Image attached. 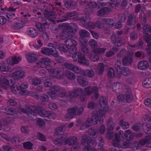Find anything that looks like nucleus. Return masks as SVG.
<instances>
[{"label":"nucleus","mask_w":151,"mask_h":151,"mask_svg":"<svg viewBox=\"0 0 151 151\" xmlns=\"http://www.w3.org/2000/svg\"><path fill=\"white\" fill-rule=\"evenodd\" d=\"M143 38L146 42H148L150 40V35L147 32H144L143 33Z\"/></svg>","instance_id":"nucleus-58"},{"label":"nucleus","mask_w":151,"mask_h":151,"mask_svg":"<svg viewBox=\"0 0 151 151\" xmlns=\"http://www.w3.org/2000/svg\"><path fill=\"white\" fill-rule=\"evenodd\" d=\"M19 110L20 112L26 114L27 117L30 118L32 119V116H37V114L45 118V119L47 121L48 119H54L56 117L55 114L52 111H47L41 107L36 108L34 106H29L27 109L20 108Z\"/></svg>","instance_id":"nucleus-1"},{"label":"nucleus","mask_w":151,"mask_h":151,"mask_svg":"<svg viewBox=\"0 0 151 151\" xmlns=\"http://www.w3.org/2000/svg\"><path fill=\"white\" fill-rule=\"evenodd\" d=\"M127 50L125 49H122L117 54V57L121 58L126 54Z\"/></svg>","instance_id":"nucleus-51"},{"label":"nucleus","mask_w":151,"mask_h":151,"mask_svg":"<svg viewBox=\"0 0 151 151\" xmlns=\"http://www.w3.org/2000/svg\"><path fill=\"white\" fill-rule=\"evenodd\" d=\"M46 24V23L42 24L40 22H37L36 24V26L39 31L43 32H45L46 27L45 25Z\"/></svg>","instance_id":"nucleus-37"},{"label":"nucleus","mask_w":151,"mask_h":151,"mask_svg":"<svg viewBox=\"0 0 151 151\" xmlns=\"http://www.w3.org/2000/svg\"><path fill=\"white\" fill-rule=\"evenodd\" d=\"M72 57L75 62L78 61L79 63L87 66L90 65L89 61L86 59L85 55L79 52L74 53Z\"/></svg>","instance_id":"nucleus-5"},{"label":"nucleus","mask_w":151,"mask_h":151,"mask_svg":"<svg viewBox=\"0 0 151 151\" xmlns=\"http://www.w3.org/2000/svg\"><path fill=\"white\" fill-rule=\"evenodd\" d=\"M94 115H92L91 118H89L87 119L86 127L87 128L90 127L93 122L94 123Z\"/></svg>","instance_id":"nucleus-41"},{"label":"nucleus","mask_w":151,"mask_h":151,"mask_svg":"<svg viewBox=\"0 0 151 151\" xmlns=\"http://www.w3.org/2000/svg\"><path fill=\"white\" fill-rule=\"evenodd\" d=\"M136 20V16L133 13L131 14L128 17L127 24L130 27L134 26Z\"/></svg>","instance_id":"nucleus-20"},{"label":"nucleus","mask_w":151,"mask_h":151,"mask_svg":"<svg viewBox=\"0 0 151 151\" xmlns=\"http://www.w3.org/2000/svg\"><path fill=\"white\" fill-rule=\"evenodd\" d=\"M69 37L65 41V43L69 48V51L71 53L76 52L77 50L76 47L77 45V42L72 38L73 36L71 35V37Z\"/></svg>","instance_id":"nucleus-8"},{"label":"nucleus","mask_w":151,"mask_h":151,"mask_svg":"<svg viewBox=\"0 0 151 151\" xmlns=\"http://www.w3.org/2000/svg\"><path fill=\"white\" fill-rule=\"evenodd\" d=\"M94 144V142L93 139H90L87 141V144L86 146L84 147L83 151H90L91 150H94V147L92 146Z\"/></svg>","instance_id":"nucleus-26"},{"label":"nucleus","mask_w":151,"mask_h":151,"mask_svg":"<svg viewBox=\"0 0 151 151\" xmlns=\"http://www.w3.org/2000/svg\"><path fill=\"white\" fill-rule=\"evenodd\" d=\"M64 66L65 68L72 71L74 65L71 63H65L64 64Z\"/></svg>","instance_id":"nucleus-57"},{"label":"nucleus","mask_w":151,"mask_h":151,"mask_svg":"<svg viewBox=\"0 0 151 151\" xmlns=\"http://www.w3.org/2000/svg\"><path fill=\"white\" fill-rule=\"evenodd\" d=\"M103 21L106 25L109 27H112L114 26V22L112 19H104Z\"/></svg>","instance_id":"nucleus-38"},{"label":"nucleus","mask_w":151,"mask_h":151,"mask_svg":"<svg viewBox=\"0 0 151 151\" xmlns=\"http://www.w3.org/2000/svg\"><path fill=\"white\" fill-rule=\"evenodd\" d=\"M122 64L120 60L118 59L115 64V67L116 72L118 73L119 70H122Z\"/></svg>","instance_id":"nucleus-45"},{"label":"nucleus","mask_w":151,"mask_h":151,"mask_svg":"<svg viewBox=\"0 0 151 151\" xmlns=\"http://www.w3.org/2000/svg\"><path fill=\"white\" fill-rule=\"evenodd\" d=\"M51 62L50 59L48 58H42L40 60L37 64L41 68L44 67L45 66L48 65Z\"/></svg>","instance_id":"nucleus-23"},{"label":"nucleus","mask_w":151,"mask_h":151,"mask_svg":"<svg viewBox=\"0 0 151 151\" xmlns=\"http://www.w3.org/2000/svg\"><path fill=\"white\" fill-rule=\"evenodd\" d=\"M63 127L64 126H63L58 127L56 129H55V134L58 136L62 134L63 133Z\"/></svg>","instance_id":"nucleus-48"},{"label":"nucleus","mask_w":151,"mask_h":151,"mask_svg":"<svg viewBox=\"0 0 151 151\" xmlns=\"http://www.w3.org/2000/svg\"><path fill=\"white\" fill-rule=\"evenodd\" d=\"M37 137L38 139L42 141H45L46 140L45 136L40 132H38V133Z\"/></svg>","instance_id":"nucleus-59"},{"label":"nucleus","mask_w":151,"mask_h":151,"mask_svg":"<svg viewBox=\"0 0 151 151\" xmlns=\"http://www.w3.org/2000/svg\"><path fill=\"white\" fill-rule=\"evenodd\" d=\"M149 67V63L146 60H143L139 62L137 65V68L142 70H145Z\"/></svg>","instance_id":"nucleus-18"},{"label":"nucleus","mask_w":151,"mask_h":151,"mask_svg":"<svg viewBox=\"0 0 151 151\" xmlns=\"http://www.w3.org/2000/svg\"><path fill=\"white\" fill-rule=\"evenodd\" d=\"M79 4L81 5L86 6V8L85 9L84 11L87 14H89V12L91 10H92V9L94 8V3L93 2H90L88 3L85 1H80Z\"/></svg>","instance_id":"nucleus-13"},{"label":"nucleus","mask_w":151,"mask_h":151,"mask_svg":"<svg viewBox=\"0 0 151 151\" xmlns=\"http://www.w3.org/2000/svg\"><path fill=\"white\" fill-rule=\"evenodd\" d=\"M77 141V139L75 137H69L65 141V145L68 144L69 146H71L75 144Z\"/></svg>","instance_id":"nucleus-27"},{"label":"nucleus","mask_w":151,"mask_h":151,"mask_svg":"<svg viewBox=\"0 0 151 151\" xmlns=\"http://www.w3.org/2000/svg\"><path fill=\"white\" fill-rule=\"evenodd\" d=\"M111 8L106 7H104L97 12V15L99 16H102L107 13L111 11Z\"/></svg>","instance_id":"nucleus-30"},{"label":"nucleus","mask_w":151,"mask_h":151,"mask_svg":"<svg viewBox=\"0 0 151 151\" xmlns=\"http://www.w3.org/2000/svg\"><path fill=\"white\" fill-rule=\"evenodd\" d=\"M78 15V13L75 11L73 12H70L62 17L58 18V19L56 18V20H55V21H56V22L58 23L62 22L70 19H72L76 18Z\"/></svg>","instance_id":"nucleus-9"},{"label":"nucleus","mask_w":151,"mask_h":151,"mask_svg":"<svg viewBox=\"0 0 151 151\" xmlns=\"http://www.w3.org/2000/svg\"><path fill=\"white\" fill-rule=\"evenodd\" d=\"M45 66L52 77L58 79H61L63 78L62 72L59 68H57L54 69L49 65Z\"/></svg>","instance_id":"nucleus-7"},{"label":"nucleus","mask_w":151,"mask_h":151,"mask_svg":"<svg viewBox=\"0 0 151 151\" xmlns=\"http://www.w3.org/2000/svg\"><path fill=\"white\" fill-rule=\"evenodd\" d=\"M60 87L58 86H53L50 89V91L52 94L55 95L60 90Z\"/></svg>","instance_id":"nucleus-47"},{"label":"nucleus","mask_w":151,"mask_h":151,"mask_svg":"<svg viewBox=\"0 0 151 151\" xmlns=\"http://www.w3.org/2000/svg\"><path fill=\"white\" fill-rule=\"evenodd\" d=\"M42 81L40 79L36 78L32 80V84L33 85H39L41 83Z\"/></svg>","instance_id":"nucleus-54"},{"label":"nucleus","mask_w":151,"mask_h":151,"mask_svg":"<svg viewBox=\"0 0 151 151\" xmlns=\"http://www.w3.org/2000/svg\"><path fill=\"white\" fill-rule=\"evenodd\" d=\"M119 124L124 129L128 128L129 127V123L127 122H124L123 119L120 121Z\"/></svg>","instance_id":"nucleus-50"},{"label":"nucleus","mask_w":151,"mask_h":151,"mask_svg":"<svg viewBox=\"0 0 151 151\" xmlns=\"http://www.w3.org/2000/svg\"><path fill=\"white\" fill-rule=\"evenodd\" d=\"M33 144L30 141H27L23 143V146L25 149L30 150L32 149Z\"/></svg>","instance_id":"nucleus-44"},{"label":"nucleus","mask_w":151,"mask_h":151,"mask_svg":"<svg viewBox=\"0 0 151 151\" xmlns=\"http://www.w3.org/2000/svg\"><path fill=\"white\" fill-rule=\"evenodd\" d=\"M108 75L110 78H114L115 76V71L114 69L110 68L108 70Z\"/></svg>","instance_id":"nucleus-52"},{"label":"nucleus","mask_w":151,"mask_h":151,"mask_svg":"<svg viewBox=\"0 0 151 151\" xmlns=\"http://www.w3.org/2000/svg\"><path fill=\"white\" fill-rule=\"evenodd\" d=\"M104 144V141L103 138L101 136L99 137V143L98 145V148L99 149L101 150V151H103V145Z\"/></svg>","instance_id":"nucleus-46"},{"label":"nucleus","mask_w":151,"mask_h":151,"mask_svg":"<svg viewBox=\"0 0 151 151\" xmlns=\"http://www.w3.org/2000/svg\"><path fill=\"white\" fill-rule=\"evenodd\" d=\"M3 109L4 111L5 114L8 115H12L14 118H16L17 117V114L16 113V111L14 108L10 106H7L4 107H3Z\"/></svg>","instance_id":"nucleus-14"},{"label":"nucleus","mask_w":151,"mask_h":151,"mask_svg":"<svg viewBox=\"0 0 151 151\" xmlns=\"http://www.w3.org/2000/svg\"><path fill=\"white\" fill-rule=\"evenodd\" d=\"M92 139L91 137L88 138L87 135L85 134L82 137L81 139V142L82 145H85L86 143V142H87L88 140L89 139Z\"/></svg>","instance_id":"nucleus-56"},{"label":"nucleus","mask_w":151,"mask_h":151,"mask_svg":"<svg viewBox=\"0 0 151 151\" xmlns=\"http://www.w3.org/2000/svg\"><path fill=\"white\" fill-rule=\"evenodd\" d=\"M22 60V58L21 56H14L8 58L6 62L8 64L13 65L19 63Z\"/></svg>","instance_id":"nucleus-17"},{"label":"nucleus","mask_w":151,"mask_h":151,"mask_svg":"<svg viewBox=\"0 0 151 151\" xmlns=\"http://www.w3.org/2000/svg\"><path fill=\"white\" fill-rule=\"evenodd\" d=\"M84 91L86 92L87 95H88L91 94L93 92V89L90 86L87 88H86L85 90H84Z\"/></svg>","instance_id":"nucleus-64"},{"label":"nucleus","mask_w":151,"mask_h":151,"mask_svg":"<svg viewBox=\"0 0 151 151\" xmlns=\"http://www.w3.org/2000/svg\"><path fill=\"white\" fill-rule=\"evenodd\" d=\"M99 104L103 108L98 109L95 113V125L97 124V122L101 124L103 122V117L106 114V111L104 108L106 107L107 101L105 98L103 96L101 97L99 100Z\"/></svg>","instance_id":"nucleus-2"},{"label":"nucleus","mask_w":151,"mask_h":151,"mask_svg":"<svg viewBox=\"0 0 151 151\" xmlns=\"http://www.w3.org/2000/svg\"><path fill=\"white\" fill-rule=\"evenodd\" d=\"M132 61V55L129 54L123 58L122 60V63L124 66L130 65L131 64Z\"/></svg>","instance_id":"nucleus-22"},{"label":"nucleus","mask_w":151,"mask_h":151,"mask_svg":"<svg viewBox=\"0 0 151 151\" xmlns=\"http://www.w3.org/2000/svg\"><path fill=\"white\" fill-rule=\"evenodd\" d=\"M65 76L66 78L69 80H74L76 78V76L73 72L68 70L65 72Z\"/></svg>","instance_id":"nucleus-39"},{"label":"nucleus","mask_w":151,"mask_h":151,"mask_svg":"<svg viewBox=\"0 0 151 151\" xmlns=\"http://www.w3.org/2000/svg\"><path fill=\"white\" fill-rule=\"evenodd\" d=\"M65 5L67 9L70 10L74 9L76 6V3L72 0H66L65 2Z\"/></svg>","instance_id":"nucleus-25"},{"label":"nucleus","mask_w":151,"mask_h":151,"mask_svg":"<svg viewBox=\"0 0 151 151\" xmlns=\"http://www.w3.org/2000/svg\"><path fill=\"white\" fill-rule=\"evenodd\" d=\"M122 88L125 93V100L127 103H130L133 100V95L128 86H122Z\"/></svg>","instance_id":"nucleus-11"},{"label":"nucleus","mask_w":151,"mask_h":151,"mask_svg":"<svg viewBox=\"0 0 151 151\" xmlns=\"http://www.w3.org/2000/svg\"><path fill=\"white\" fill-rule=\"evenodd\" d=\"M111 42L114 44H116L117 47H120L121 45L122 39L121 37L119 36L117 37L115 34H112L111 37Z\"/></svg>","instance_id":"nucleus-21"},{"label":"nucleus","mask_w":151,"mask_h":151,"mask_svg":"<svg viewBox=\"0 0 151 151\" xmlns=\"http://www.w3.org/2000/svg\"><path fill=\"white\" fill-rule=\"evenodd\" d=\"M52 52H53L52 48L46 47H43L41 51L42 54L48 56L51 55Z\"/></svg>","instance_id":"nucleus-33"},{"label":"nucleus","mask_w":151,"mask_h":151,"mask_svg":"<svg viewBox=\"0 0 151 151\" xmlns=\"http://www.w3.org/2000/svg\"><path fill=\"white\" fill-rule=\"evenodd\" d=\"M79 34L81 37H88L90 35V33L87 31L85 30H81L79 32Z\"/></svg>","instance_id":"nucleus-43"},{"label":"nucleus","mask_w":151,"mask_h":151,"mask_svg":"<svg viewBox=\"0 0 151 151\" xmlns=\"http://www.w3.org/2000/svg\"><path fill=\"white\" fill-rule=\"evenodd\" d=\"M119 18H120V20L121 22H124L126 20V16L124 14L122 13L119 15Z\"/></svg>","instance_id":"nucleus-63"},{"label":"nucleus","mask_w":151,"mask_h":151,"mask_svg":"<svg viewBox=\"0 0 151 151\" xmlns=\"http://www.w3.org/2000/svg\"><path fill=\"white\" fill-rule=\"evenodd\" d=\"M106 50V49L104 48H97L95 49V53L98 54H102L104 53Z\"/></svg>","instance_id":"nucleus-55"},{"label":"nucleus","mask_w":151,"mask_h":151,"mask_svg":"<svg viewBox=\"0 0 151 151\" xmlns=\"http://www.w3.org/2000/svg\"><path fill=\"white\" fill-rule=\"evenodd\" d=\"M82 26L87 29H93L94 28V24L91 22V19L88 16L83 18L81 20Z\"/></svg>","instance_id":"nucleus-10"},{"label":"nucleus","mask_w":151,"mask_h":151,"mask_svg":"<svg viewBox=\"0 0 151 151\" xmlns=\"http://www.w3.org/2000/svg\"><path fill=\"white\" fill-rule=\"evenodd\" d=\"M78 82L80 85H87L88 81L87 80L80 76H78L77 78Z\"/></svg>","instance_id":"nucleus-36"},{"label":"nucleus","mask_w":151,"mask_h":151,"mask_svg":"<svg viewBox=\"0 0 151 151\" xmlns=\"http://www.w3.org/2000/svg\"><path fill=\"white\" fill-rule=\"evenodd\" d=\"M72 71L76 73L80 74L83 76H85L86 74L84 70H81L80 68L76 65H74Z\"/></svg>","instance_id":"nucleus-32"},{"label":"nucleus","mask_w":151,"mask_h":151,"mask_svg":"<svg viewBox=\"0 0 151 151\" xmlns=\"http://www.w3.org/2000/svg\"><path fill=\"white\" fill-rule=\"evenodd\" d=\"M48 6L46 5L42 6L41 8V11L43 13L44 17L51 22L55 23L56 19L57 16L54 12L52 11H48Z\"/></svg>","instance_id":"nucleus-6"},{"label":"nucleus","mask_w":151,"mask_h":151,"mask_svg":"<svg viewBox=\"0 0 151 151\" xmlns=\"http://www.w3.org/2000/svg\"><path fill=\"white\" fill-rule=\"evenodd\" d=\"M104 67V65L103 63H99L98 68L99 70L98 73L99 75H101L103 73Z\"/></svg>","instance_id":"nucleus-49"},{"label":"nucleus","mask_w":151,"mask_h":151,"mask_svg":"<svg viewBox=\"0 0 151 151\" xmlns=\"http://www.w3.org/2000/svg\"><path fill=\"white\" fill-rule=\"evenodd\" d=\"M84 90L83 89L81 88H76L74 90V92H75V94L77 96L81 95Z\"/></svg>","instance_id":"nucleus-60"},{"label":"nucleus","mask_w":151,"mask_h":151,"mask_svg":"<svg viewBox=\"0 0 151 151\" xmlns=\"http://www.w3.org/2000/svg\"><path fill=\"white\" fill-rule=\"evenodd\" d=\"M124 139L128 141H130L133 139V134L130 130L128 129L125 131Z\"/></svg>","instance_id":"nucleus-29"},{"label":"nucleus","mask_w":151,"mask_h":151,"mask_svg":"<svg viewBox=\"0 0 151 151\" xmlns=\"http://www.w3.org/2000/svg\"><path fill=\"white\" fill-rule=\"evenodd\" d=\"M85 72L86 74L85 76H87L89 77H92L94 76V71L93 70H86Z\"/></svg>","instance_id":"nucleus-62"},{"label":"nucleus","mask_w":151,"mask_h":151,"mask_svg":"<svg viewBox=\"0 0 151 151\" xmlns=\"http://www.w3.org/2000/svg\"><path fill=\"white\" fill-rule=\"evenodd\" d=\"M2 87L5 89L10 88L12 92L15 94L17 93V91H19V93L22 95H25L27 90H26L28 86H1Z\"/></svg>","instance_id":"nucleus-4"},{"label":"nucleus","mask_w":151,"mask_h":151,"mask_svg":"<svg viewBox=\"0 0 151 151\" xmlns=\"http://www.w3.org/2000/svg\"><path fill=\"white\" fill-rule=\"evenodd\" d=\"M58 49L61 52H66L69 50V48L67 46L64 44H60L59 46Z\"/></svg>","instance_id":"nucleus-42"},{"label":"nucleus","mask_w":151,"mask_h":151,"mask_svg":"<svg viewBox=\"0 0 151 151\" xmlns=\"http://www.w3.org/2000/svg\"><path fill=\"white\" fill-rule=\"evenodd\" d=\"M40 100L42 102L47 101L49 100V97L48 95L45 93L41 95L40 97Z\"/></svg>","instance_id":"nucleus-53"},{"label":"nucleus","mask_w":151,"mask_h":151,"mask_svg":"<svg viewBox=\"0 0 151 151\" xmlns=\"http://www.w3.org/2000/svg\"><path fill=\"white\" fill-rule=\"evenodd\" d=\"M24 73L21 70H16L12 73L10 76L15 80H18L22 78L24 76Z\"/></svg>","instance_id":"nucleus-16"},{"label":"nucleus","mask_w":151,"mask_h":151,"mask_svg":"<svg viewBox=\"0 0 151 151\" xmlns=\"http://www.w3.org/2000/svg\"><path fill=\"white\" fill-rule=\"evenodd\" d=\"M1 85H14L15 82L14 81H12V80L10 81L3 77L1 78L0 80Z\"/></svg>","instance_id":"nucleus-34"},{"label":"nucleus","mask_w":151,"mask_h":151,"mask_svg":"<svg viewBox=\"0 0 151 151\" xmlns=\"http://www.w3.org/2000/svg\"><path fill=\"white\" fill-rule=\"evenodd\" d=\"M56 37L58 39L64 40L70 37V35L66 30H65V31H62L60 34L57 35L56 36Z\"/></svg>","instance_id":"nucleus-24"},{"label":"nucleus","mask_w":151,"mask_h":151,"mask_svg":"<svg viewBox=\"0 0 151 151\" xmlns=\"http://www.w3.org/2000/svg\"><path fill=\"white\" fill-rule=\"evenodd\" d=\"M120 139L118 138V135L117 133L115 134V139L113 140L112 142V144L114 147H120L121 145L119 144Z\"/></svg>","instance_id":"nucleus-35"},{"label":"nucleus","mask_w":151,"mask_h":151,"mask_svg":"<svg viewBox=\"0 0 151 151\" xmlns=\"http://www.w3.org/2000/svg\"><path fill=\"white\" fill-rule=\"evenodd\" d=\"M151 139V136H146L145 139H142L139 141V144L141 145H144L149 142Z\"/></svg>","instance_id":"nucleus-40"},{"label":"nucleus","mask_w":151,"mask_h":151,"mask_svg":"<svg viewBox=\"0 0 151 151\" xmlns=\"http://www.w3.org/2000/svg\"><path fill=\"white\" fill-rule=\"evenodd\" d=\"M89 45L93 49L91 52H90L88 54V56L91 60L93 62L94 61V40L91 39L88 42Z\"/></svg>","instance_id":"nucleus-19"},{"label":"nucleus","mask_w":151,"mask_h":151,"mask_svg":"<svg viewBox=\"0 0 151 151\" xmlns=\"http://www.w3.org/2000/svg\"><path fill=\"white\" fill-rule=\"evenodd\" d=\"M27 32L30 36L32 37H35L38 35L37 30L32 27L28 28Z\"/></svg>","instance_id":"nucleus-28"},{"label":"nucleus","mask_w":151,"mask_h":151,"mask_svg":"<svg viewBox=\"0 0 151 151\" xmlns=\"http://www.w3.org/2000/svg\"><path fill=\"white\" fill-rule=\"evenodd\" d=\"M84 108L82 107L80 108L77 106L68 108L67 110V113L65 116V118L67 119H72L75 117L81 115L83 113Z\"/></svg>","instance_id":"nucleus-3"},{"label":"nucleus","mask_w":151,"mask_h":151,"mask_svg":"<svg viewBox=\"0 0 151 151\" xmlns=\"http://www.w3.org/2000/svg\"><path fill=\"white\" fill-rule=\"evenodd\" d=\"M122 73L124 76H128L130 74L129 69L127 67H124L123 69Z\"/></svg>","instance_id":"nucleus-61"},{"label":"nucleus","mask_w":151,"mask_h":151,"mask_svg":"<svg viewBox=\"0 0 151 151\" xmlns=\"http://www.w3.org/2000/svg\"><path fill=\"white\" fill-rule=\"evenodd\" d=\"M62 27L63 29L65 30H69L70 32L73 34H75L76 32L78 29L77 25L73 23H63L62 24Z\"/></svg>","instance_id":"nucleus-12"},{"label":"nucleus","mask_w":151,"mask_h":151,"mask_svg":"<svg viewBox=\"0 0 151 151\" xmlns=\"http://www.w3.org/2000/svg\"><path fill=\"white\" fill-rule=\"evenodd\" d=\"M19 18H17L16 19L17 21L13 22L12 25V28L15 29H19L23 28L26 23L25 21L19 19Z\"/></svg>","instance_id":"nucleus-15"},{"label":"nucleus","mask_w":151,"mask_h":151,"mask_svg":"<svg viewBox=\"0 0 151 151\" xmlns=\"http://www.w3.org/2000/svg\"><path fill=\"white\" fill-rule=\"evenodd\" d=\"M26 57L28 61L30 62H35L37 60V58L36 55L31 53L26 54Z\"/></svg>","instance_id":"nucleus-31"}]
</instances>
